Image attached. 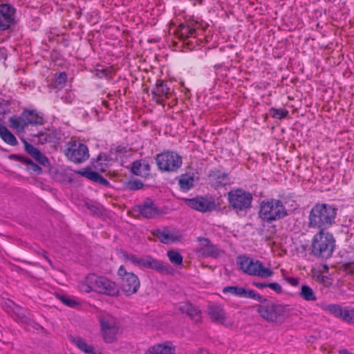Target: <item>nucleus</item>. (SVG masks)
<instances>
[{"mask_svg": "<svg viewBox=\"0 0 354 354\" xmlns=\"http://www.w3.org/2000/svg\"><path fill=\"white\" fill-rule=\"evenodd\" d=\"M337 209L327 203L315 205L308 216V227L325 231L330 227L335 221Z\"/></svg>", "mask_w": 354, "mask_h": 354, "instance_id": "nucleus-1", "label": "nucleus"}, {"mask_svg": "<svg viewBox=\"0 0 354 354\" xmlns=\"http://www.w3.org/2000/svg\"><path fill=\"white\" fill-rule=\"evenodd\" d=\"M80 288L85 292L93 291L111 297L118 296L120 292L115 282L106 277L98 276L93 273L85 277L84 281L80 284Z\"/></svg>", "mask_w": 354, "mask_h": 354, "instance_id": "nucleus-2", "label": "nucleus"}, {"mask_svg": "<svg viewBox=\"0 0 354 354\" xmlns=\"http://www.w3.org/2000/svg\"><path fill=\"white\" fill-rule=\"evenodd\" d=\"M258 215L263 222L271 223L284 218L288 212L281 200L267 198L260 203Z\"/></svg>", "mask_w": 354, "mask_h": 354, "instance_id": "nucleus-3", "label": "nucleus"}, {"mask_svg": "<svg viewBox=\"0 0 354 354\" xmlns=\"http://www.w3.org/2000/svg\"><path fill=\"white\" fill-rule=\"evenodd\" d=\"M335 246V240L331 233L319 230L313 238L312 254L318 258H330Z\"/></svg>", "mask_w": 354, "mask_h": 354, "instance_id": "nucleus-4", "label": "nucleus"}, {"mask_svg": "<svg viewBox=\"0 0 354 354\" xmlns=\"http://www.w3.org/2000/svg\"><path fill=\"white\" fill-rule=\"evenodd\" d=\"M236 263L243 272L249 275L268 278L274 273L271 269L265 268L261 261L245 256L238 257Z\"/></svg>", "mask_w": 354, "mask_h": 354, "instance_id": "nucleus-5", "label": "nucleus"}, {"mask_svg": "<svg viewBox=\"0 0 354 354\" xmlns=\"http://www.w3.org/2000/svg\"><path fill=\"white\" fill-rule=\"evenodd\" d=\"M253 197L250 192L243 189H232L227 193V201L230 207L238 214L251 208Z\"/></svg>", "mask_w": 354, "mask_h": 354, "instance_id": "nucleus-6", "label": "nucleus"}, {"mask_svg": "<svg viewBox=\"0 0 354 354\" xmlns=\"http://www.w3.org/2000/svg\"><path fill=\"white\" fill-rule=\"evenodd\" d=\"M10 127L19 132H24L26 127L30 125L43 124V118L35 111L24 110L19 116H12L9 119Z\"/></svg>", "mask_w": 354, "mask_h": 354, "instance_id": "nucleus-7", "label": "nucleus"}, {"mask_svg": "<svg viewBox=\"0 0 354 354\" xmlns=\"http://www.w3.org/2000/svg\"><path fill=\"white\" fill-rule=\"evenodd\" d=\"M156 162L160 170L174 172L181 167L182 158L176 152L167 151L158 153Z\"/></svg>", "mask_w": 354, "mask_h": 354, "instance_id": "nucleus-8", "label": "nucleus"}, {"mask_svg": "<svg viewBox=\"0 0 354 354\" xmlns=\"http://www.w3.org/2000/svg\"><path fill=\"white\" fill-rule=\"evenodd\" d=\"M257 311L259 315L268 322H276L280 317L284 315L287 311V306L274 304L266 299L258 306Z\"/></svg>", "mask_w": 354, "mask_h": 354, "instance_id": "nucleus-9", "label": "nucleus"}, {"mask_svg": "<svg viewBox=\"0 0 354 354\" xmlns=\"http://www.w3.org/2000/svg\"><path fill=\"white\" fill-rule=\"evenodd\" d=\"M118 275L120 279L121 289L127 295L138 292L140 282L136 274L131 272H127L124 266H120L118 270Z\"/></svg>", "mask_w": 354, "mask_h": 354, "instance_id": "nucleus-10", "label": "nucleus"}, {"mask_svg": "<svg viewBox=\"0 0 354 354\" xmlns=\"http://www.w3.org/2000/svg\"><path fill=\"white\" fill-rule=\"evenodd\" d=\"M99 322L104 341L106 343L113 342L118 332L115 318L108 314L102 315L99 317Z\"/></svg>", "mask_w": 354, "mask_h": 354, "instance_id": "nucleus-11", "label": "nucleus"}, {"mask_svg": "<svg viewBox=\"0 0 354 354\" xmlns=\"http://www.w3.org/2000/svg\"><path fill=\"white\" fill-rule=\"evenodd\" d=\"M65 155L71 161L77 164L82 163L89 158L87 146L76 142L68 143V147L65 149Z\"/></svg>", "mask_w": 354, "mask_h": 354, "instance_id": "nucleus-12", "label": "nucleus"}, {"mask_svg": "<svg viewBox=\"0 0 354 354\" xmlns=\"http://www.w3.org/2000/svg\"><path fill=\"white\" fill-rule=\"evenodd\" d=\"M187 206L201 212H210L216 209V205L212 196H196L192 198H185Z\"/></svg>", "mask_w": 354, "mask_h": 354, "instance_id": "nucleus-13", "label": "nucleus"}, {"mask_svg": "<svg viewBox=\"0 0 354 354\" xmlns=\"http://www.w3.org/2000/svg\"><path fill=\"white\" fill-rule=\"evenodd\" d=\"M141 268L153 270L161 274H173L174 272V268L168 263L149 255L143 257Z\"/></svg>", "mask_w": 354, "mask_h": 354, "instance_id": "nucleus-14", "label": "nucleus"}, {"mask_svg": "<svg viewBox=\"0 0 354 354\" xmlns=\"http://www.w3.org/2000/svg\"><path fill=\"white\" fill-rule=\"evenodd\" d=\"M16 9L9 3L0 4V30H6L16 24Z\"/></svg>", "mask_w": 354, "mask_h": 354, "instance_id": "nucleus-15", "label": "nucleus"}, {"mask_svg": "<svg viewBox=\"0 0 354 354\" xmlns=\"http://www.w3.org/2000/svg\"><path fill=\"white\" fill-rule=\"evenodd\" d=\"M325 310L346 323L354 324V308H342L338 304H329Z\"/></svg>", "mask_w": 354, "mask_h": 354, "instance_id": "nucleus-16", "label": "nucleus"}, {"mask_svg": "<svg viewBox=\"0 0 354 354\" xmlns=\"http://www.w3.org/2000/svg\"><path fill=\"white\" fill-rule=\"evenodd\" d=\"M198 241L202 242L199 252L204 257L217 259L225 254V252L214 245L209 239L199 236Z\"/></svg>", "mask_w": 354, "mask_h": 354, "instance_id": "nucleus-17", "label": "nucleus"}, {"mask_svg": "<svg viewBox=\"0 0 354 354\" xmlns=\"http://www.w3.org/2000/svg\"><path fill=\"white\" fill-rule=\"evenodd\" d=\"M134 210L145 218H152L160 214L159 209L151 198H145L141 204L135 207Z\"/></svg>", "mask_w": 354, "mask_h": 354, "instance_id": "nucleus-18", "label": "nucleus"}, {"mask_svg": "<svg viewBox=\"0 0 354 354\" xmlns=\"http://www.w3.org/2000/svg\"><path fill=\"white\" fill-rule=\"evenodd\" d=\"M23 142L24 144V150L37 164L46 168H49L50 167V162L44 153L35 146L28 142L26 140H23Z\"/></svg>", "mask_w": 354, "mask_h": 354, "instance_id": "nucleus-19", "label": "nucleus"}, {"mask_svg": "<svg viewBox=\"0 0 354 354\" xmlns=\"http://www.w3.org/2000/svg\"><path fill=\"white\" fill-rule=\"evenodd\" d=\"M153 99L159 104L164 105L166 99L169 98L171 95L170 88L162 80L156 81L155 87L151 91Z\"/></svg>", "mask_w": 354, "mask_h": 354, "instance_id": "nucleus-20", "label": "nucleus"}, {"mask_svg": "<svg viewBox=\"0 0 354 354\" xmlns=\"http://www.w3.org/2000/svg\"><path fill=\"white\" fill-rule=\"evenodd\" d=\"M207 313L212 322L218 324H223L226 320V313L223 306L219 304H209L207 308Z\"/></svg>", "mask_w": 354, "mask_h": 354, "instance_id": "nucleus-21", "label": "nucleus"}, {"mask_svg": "<svg viewBox=\"0 0 354 354\" xmlns=\"http://www.w3.org/2000/svg\"><path fill=\"white\" fill-rule=\"evenodd\" d=\"M209 179L212 186L216 189L230 184L228 174L220 170H211L209 174Z\"/></svg>", "mask_w": 354, "mask_h": 354, "instance_id": "nucleus-22", "label": "nucleus"}, {"mask_svg": "<svg viewBox=\"0 0 354 354\" xmlns=\"http://www.w3.org/2000/svg\"><path fill=\"white\" fill-rule=\"evenodd\" d=\"M131 171L136 176L147 178L150 176L151 165L145 159L138 160L132 162Z\"/></svg>", "mask_w": 354, "mask_h": 354, "instance_id": "nucleus-23", "label": "nucleus"}, {"mask_svg": "<svg viewBox=\"0 0 354 354\" xmlns=\"http://www.w3.org/2000/svg\"><path fill=\"white\" fill-rule=\"evenodd\" d=\"M177 309L183 314H186L191 319L196 322L201 321V310L200 308L189 302L183 303L178 306Z\"/></svg>", "mask_w": 354, "mask_h": 354, "instance_id": "nucleus-24", "label": "nucleus"}, {"mask_svg": "<svg viewBox=\"0 0 354 354\" xmlns=\"http://www.w3.org/2000/svg\"><path fill=\"white\" fill-rule=\"evenodd\" d=\"M75 173L94 183H99L105 187H110V183L106 178L100 175L98 172L92 171L90 167H86L83 170H77Z\"/></svg>", "mask_w": 354, "mask_h": 354, "instance_id": "nucleus-25", "label": "nucleus"}, {"mask_svg": "<svg viewBox=\"0 0 354 354\" xmlns=\"http://www.w3.org/2000/svg\"><path fill=\"white\" fill-rule=\"evenodd\" d=\"M152 234L157 237L160 241L165 244L176 242L180 240V236L175 232H169L167 227L163 230L156 229L152 231Z\"/></svg>", "mask_w": 354, "mask_h": 354, "instance_id": "nucleus-26", "label": "nucleus"}, {"mask_svg": "<svg viewBox=\"0 0 354 354\" xmlns=\"http://www.w3.org/2000/svg\"><path fill=\"white\" fill-rule=\"evenodd\" d=\"M110 161L111 158L106 153H100L96 159H93L91 162V167H89L97 171L104 172L106 171Z\"/></svg>", "mask_w": 354, "mask_h": 354, "instance_id": "nucleus-27", "label": "nucleus"}, {"mask_svg": "<svg viewBox=\"0 0 354 354\" xmlns=\"http://www.w3.org/2000/svg\"><path fill=\"white\" fill-rule=\"evenodd\" d=\"M71 341L79 349L84 351L86 354H102L101 353H97L94 351V347L92 345L88 344L86 341L80 337H71Z\"/></svg>", "mask_w": 354, "mask_h": 354, "instance_id": "nucleus-28", "label": "nucleus"}, {"mask_svg": "<svg viewBox=\"0 0 354 354\" xmlns=\"http://www.w3.org/2000/svg\"><path fill=\"white\" fill-rule=\"evenodd\" d=\"M195 178L194 174H183L180 176L178 185L183 191L191 189L194 185Z\"/></svg>", "mask_w": 354, "mask_h": 354, "instance_id": "nucleus-29", "label": "nucleus"}, {"mask_svg": "<svg viewBox=\"0 0 354 354\" xmlns=\"http://www.w3.org/2000/svg\"><path fill=\"white\" fill-rule=\"evenodd\" d=\"M0 137L5 142L11 146H16L18 144L14 134L3 124L0 125Z\"/></svg>", "mask_w": 354, "mask_h": 354, "instance_id": "nucleus-30", "label": "nucleus"}, {"mask_svg": "<svg viewBox=\"0 0 354 354\" xmlns=\"http://www.w3.org/2000/svg\"><path fill=\"white\" fill-rule=\"evenodd\" d=\"M195 32V28H192L189 25L185 24H181L179 25L177 29L178 37L181 40H184L189 37H193Z\"/></svg>", "mask_w": 354, "mask_h": 354, "instance_id": "nucleus-31", "label": "nucleus"}, {"mask_svg": "<svg viewBox=\"0 0 354 354\" xmlns=\"http://www.w3.org/2000/svg\"><path fill=\"white\" fill-rule=\"evenodd\" d=\"M145 354H174V349L170 346L157 344L149 348Z\"/></svg>", "mask_w": 354, "mask_h": 354, "instance_id": "nucleus-32", "label": "nucleus"}, {"mask_svg": "<svg viewBox=\"0 0 354 354\" xmlns=\"http://www.w3.org/2000/svg\"><path fill=\"white\" fill-rule=\"evenodd\" d=\"M299 295L301 298L307 301H315L317 300V297L313 290L310 286L305 284L301 286V291Z\"/></svg>", "mask_w": 354, "mask_h": 354, "instance_id": "nucleus-33", "label": "nucleus"}, {"mask_svg": "<svg viewBox=\"0 0 354 354\" xmlns=\"http://www.w3.org/2000/svg\"><path fill=\"white\" fill-rule=\"evenodd\" d=\"M122 256L125 261H129L132 264L141 268L142 264L143 257L140 258L136 254H129L124 250H121Z\"/></svg>", "mask_w": 354, "mask_h": 354, "instance_id": "nucleus-34", "label": "nucleus"}, {"mask_svg": "<svg viewBox=\"0 0 354 354\" xmlns=\"http://www.w3.org/2000/svg\"><path fill=\"white\" fill-rule=\"evenodd\" d=\"M12 305L13 307L12 308V317H13L14 313L16 316V319H17L18 321L27 323L28 321V318L25 314V310L13 302Z\"/></svg>", "mask_w": 354, "mask_h": 354, "instance_id": "nucleus-35", "label": "nucleus"}, {"mask_svg": "<svg viewBox=\"0 0 354 354\" xmlns=\"http://www.w3.org/2000/svg\"><path fill=\"white\" fill-rule=\"evenodd\" d=\"M167 256L171 263L176 266H181L183 264V257L178 251L169 250L167 252Z\"/></svg>", "mask_w": 354, "mask_h": 354, "instance_id": "nucleus-36", "label": "nucleus"}, {"mask_svg": "<svg viewBox=\"0 0 354 354\" xmlns=\"http://www.w3.org/2000/svg\"><path fill=\"white\" fill-rule=\"evenodd\" d=\"M26 166H27V169L34 173L35 174L39 175L42 174L43 170L41 167L37 164L32 159L27 157L26 160L24 163Z\"/></svg>", "mask_w": 354, "mask_h": 354, "instance_id": "nucleus-37", "label": "nucleus"}, {"mask_svg": "<svg viewBox=\"0 0 354 354\" xmlns=\"http://www.w3.org/2000/svg\"><path fill=\"white\" fill-rule=\"evenodd\" d=\"M269 113L273 118L281 120L287 118L289 112L284 109H275L272 107L269 109Z\"/></svg>", "mask_w": 354, "mask_h": 354, "instance_id": "nucleus-38", "label": "nucleus"}, {"mask_svg": "<svg viewBox=\"0 0 354 354\" xmlns=\"http://www.w3.org/2000/svg\"><path fill=\"white\" fill-rule=\"evenodd\" d=\"M124 187L129 191H137L143 188L144 184L139 179L128 180L124 183Z\"/></svg>", "mask_w": 354, "mask_h": 354, "instance_id": "nucleus-39", "label": "nucleus"}, {"mask_svg": "<svg viewBox=\"0 0 354 354\" xmlns=\"http://www.w3.org/2000/svg\"><path fill=\"white\" fill-rule=\"evenodd\" d=\"M223 293H230L233 295L242 297V295L245 293V288L239 286H226L223 289Z\"/></svg>", "mask_w": 354, "mask_h": 354, "instance_id": "nucleus-40", "label": "nucleus"}, {"mask_svg": "<svg viewBox=\"0 0 354 354\" xmlns=\"http://www.w3.org/2000/svg\"><path fill=\"white\" fill-rule=\"evenodd\" d=\"M242 297L253 299L254 300L259 301L260 303L261 301H266V298L263 297L254 290L245 289V293L242 295Z\"/></svg>", "mask_w": 354, "mask_h": 354, "instance_id": "nucleus-41", "label": "nucleus"}, {"mask_svg": "<svg viewBox=\"0 0 354 354\" xmlns=\"http://www.w3.org/2000/svg\"><path fill=\"white\" fill-rule=\"evenodd\" d=\"M56 295H57V297L63 304H64L66 306H67L68 307L75 308L79 305V303L77 301L72 299L66 295H60V294H57Z\"/></svg>", "mask_w": 354, "mask_h": 354, "instance_id": "nucleus-42", "label": "nucleus"}, {"mask_svg": "<svg viewBox=\"0 0 354 354\" xmlns=\"http://www.w3.org/2000/svg\"><path fill=\"white\" fill-rule=\"evenodd\" d=\"M95 73V75L99 78L111 77V70L109 68H106L103 69H96Z\"/></svg>", "mask_w": 354, "mask_h": 354, "instance_id": "nucleus-43", "label": "nucleus"}, {"mask_svg": "<svg viewBox=\"0 0 354 354\" xmlns=\"http://www.w3.org/2000/svg\"><path fill=\"white\" fill-rule=\"evenodd\" d=\"M67 80V76L66 73L60 72L59 73H56L55 77V82L56 84L63 85L66 83Z\"/></svg>", "mask_w": 354, "mask_h": 354, "instance_id": "nucleus-44", "label": "nucleus"}, {"mask_svg": "<svg viewBox=\"0 0 354 354\" xmlns=\"http://www.w3.org/2000/svg\"><path fill=\"white\" fill-rule=\"evenodd\" d=\"M38 137L39 142L42 145L46 142H53V136L51 134L48 135L46 133H39Z\"/></svg>", "mask_w": 354, "mask_h": 354, "instance_id": "nucleus-45", "label": "nucleus"}, {"mask_svg": "<svg viewBox=\"0 0 354 354\" xmlns=\"http://www.w3.org/2000/svg\"><path fill=\"white\" fill-rule=\"evenodd\" d=\"M10 112L9 104L5 100L0 102V115H4Z\"/></svg>", "mask_w": 354, "mask_h": 354, "instance_id": "nucleus-46", "label": "nucleus"}, {"mask_svg": "<svg viewBox=\"0 0 354 354\" xmlns=\"http://www.w3.org/2000/svg\"><path fill=\"white\" fill-rule=\"evenodd\" d=\"M8 158L10 160L18 161V162H21L23 164L25 163V162L26 160V158H27V157H26V156H23L19 155V154H15V153L8 155Z\"/></svg>", "mask_w": 354, "mask_h": 354, "instance_id": "nucleus-47", "label": "nucleus"}, {"mask_svg": "<svg viewBox=\"0 0 354 354\" xmlns=\"http://www.w3.org/2000/svg\"><path fill=\"white\" fill-rule=\"evenodd\" d=\"M344 270L348 274H354V261L345 263Z\"/></svg>", "mask_w": 354, "mask_h": 354, "instance_id": "nucleus-48", "label": "nucleus"}, {"mask_svg": "<svg viewBox=\"0 0 354 354\" xmlns=\"http://www.w3.org/2000/svg\"><path fill=\"white\" fill-rule=\"evenodd\" d=\"M267 287L271 288L274 291H275L277 293H281L282 292V288L281 286L277 283H269L267 284Z\"/></svg>", "mask_w": 354, "mask_h": 354, "instance_id": "nucleus-49", "label": "nucleus"}, {"mask_svg": "<svg viewBox=\"0 0 354 354\" xmlns=\"http://www.w3.org/2000/svg\"><path fill=\"white\" fill-rule=\"evenodd\" d=\"M86 207L94 214H100L101 212L98 207L94 205H90L86 203Z\"/></svg>", "mask_w": 354, "mask_h": 354, "instance_id": "nucleus-50", "label": "nucleus"}, {"mask_svg": "<svg viewBox=\"0 0 354 354\" xmlns=\"http://www.w3.org/2000/svg\"><path fill=\"white\" fill-rule=\"evenodd\" d=\"M286 281L292 286H297L299 283V279L295 277H286Z\"/></svg>", "mask_w": 354, "mask_h": 354, "instance_id": "nucleus-51", "label": "nucleus"}, {"mask_svg": "<svg viewBox=\"0 0 354 354\" xmlns=\"http://www.w3.org/2000/svg\"><path fill=\"white\" fill-rule=\"evenodd\" d=\"M267 284L268 283H261V282H256V281L253 282V285L259 289H263V288H267V286H268Z\"/></svg>", "mask_w": 354, "mask_h": 354, "instance_id": "nucleus-52", "label": "nucleus"}, {"mask_svg": "<svg viewBox=\"0 0 354 354\" xmlns=\"http://www.w3.org/2000/svg\"><path fill=\"white\" fill-rule=\"evenodd\" d=\"M116 151L118 153L126 152L127 151L126 147H122V146H118L116 147Z\"/></svg>", "mask_w": 354, "mask_h": 354, "instance_id": "nucleus-53", "label": "nucleus"}, {"mask_svg": "<svg viewBox=\"0 0 354 354\" xmlns=\"http://www.w3.org/2000/svg\"><path fill=\"white\" fill-rule=\"evenodd\" d=\"M42 256L49 263L50 265H52V261L51 260L48 258V255H47V252L44 251L42 252Z\"/></svg>", "mask_w": 354, "mask_h": 354, "instance_id": "nucleus-54", "label": "nucleus"}]
</instances>
